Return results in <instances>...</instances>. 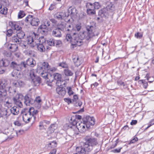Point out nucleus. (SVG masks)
Returning <instances> with one entry per match:
<instances>
[{"label": "nucleus", "mask_w": 154, "mask_h": 154, "mask_svg": "<svg viewBox=\"0 0 154 154\" xmlns=\"http://www.w3.org/2000/svg\"><path fill=\"white\" fill-rule=\"evenodd\" d=\"M84 140L85 142H82L80 146L76 147V150L81 154H88L98 143L97 138L89 136L85 137Z\"/></svg>", "instance_id": "1"}, {"label": "nucleus", "mask_w": 154, "mask_h": 154, "mask_svg": "<svg viewBox=\"0 0 154 154\" xmlns=\"http://www.w3.org/2000/svg\"><path fill=\"white\" fill-rule=\"evenodd\" d=\"M76 128L72 129V128H71L69 130V131L72 133V134H78L77 132L78 129L77 128L76 126Z\"/></svg>", "instance_id": "45"}, {"label": "nucleus", "mask_w": 154, "mask_h": 154, "mask_svg": "<svg viewBox=\"0 0 154 154\" xmlns=\"http://www.w3.org/2000/svg\"><path fill=\"white\" fill-rule=\"evenodd\" d=\"M39 37L38 34L35 32H33L31 35L28 36L26 41L28 44L32 48L35 46L36 45V42H38Z\"/></svg>", "instance_id": "5"}, {"label": "nucleus", "mask_w": 154, "mask_h": 154, "mask_svg": "<svg viewBox=\"0 0 154 154\" xmlns=\"http://www.w3.org/2000/svg\"><path fill=\"white\" fill-rule=\"evenodd\" d=\"M67 89L68 90V94L69 96H70L73 94L74 92L72 90L71 87H67Z\"/></svg>", "instance_id": "53"}, {"label": "nucleus", "mask_w": 154, "mask_h": 154, "mask_svg": "<svg viewBox=\"0 0 154 154\" xmlns=\"http://www.w3.org/2000/svg\"><path fill=\"white\" fill-rule=\"evenodd\" d=\"M64 100L66 102L68 103V104H69L70 103H72V100L70 98H65L64 99Z\"/></svg>", "instance_id": "57"}, {"label": "nucleus", "mask_w": 154, "mask_h": 154, "mask_svg": "<svg viewBox=\"0 0 154 154\" xmlns=\"http://www.w3.org/2000/svg\"><path fill=\"white\" fill-rule=\"evenodd\" d=\"M11 40L13 42L16 43L17 44H19L21 42V40L18 38V37L16 35L12 37Z\"/></svg>", "instance_id": "27"}, {"label": "nucleus", "mask_w": 154, "mask_h": 154, "mask_svg": "<svg viewBox=\"0 0 154 154\" xmlns=\"http://www.w3.org/2000/svg\"><path fill=\"white\" fill-rule=\"evenodd\" d=\"M52 34L53 36L56 37H60L62 36L61 31L56 27L53 29Z\"/></svg>", "instance_id": "16"}, {"label": "nucleus", "mask_w": 154, "mask_h": 154, "mask_svg": "<svg viewBox=\"0 0 154 154\" xmlns=\"http://www.w3.org/2000/svg\"><path fill=\"white\" fill-rule=\"evenodd\" d=\"M35 103V105L38 109L40 108L41 107L42 100L39 97H37L35 100H34V102Z\"/></svg>", "instance_id": "21"}, {"label": "nucleus", "mask_w": 154, "mask_h": 154, "mask_svg": "<svg viewBox=\"0 0 154 154\" xmlns=\"http://www.w3.org/2000/svg\"><path fill=\"white\" fill-rule=\"evenodd\" d=\"M51 77H51L49 76L45 80V81L46 82L47 84L50 86H52L51 82L53 81V79H49L50 77Z\"/></svg>", "instance_id": "40"}, {"label": "nucleus", "mask_w": 154, "mask_h": 154, "mask_svg": "<svg viewBox=\"0 0 154 154\" xmlns=\"http://www.w3.org/2000/svg\"><path fill=\"white\" fill-rule=\"evenodd\" d=\"M75 35V32H70V33L67 34L66 35V39L68 41L71 42L72 45L79 46L83 44V42L81 39H79L78 37H72L71 35Z\"/></svg>", "instance_id": "4"}, {"label": "nucleus", "mask_w": 154, "mask_h": 154, "mask_svg": "<svg viewBox=\"0 0 154 154\" xmlns=\"http://www.w3.org/2000/svg\"><path fill=\"white\" fill-rule=\"evenodd\" d=\"M56 91L57 94L61 96H64L66 93V91L64 88L62 87H57Z\"/></svg>", "instance_id": "22"}, {"label": "nucleus", "mask_w": 154, "mask_h": 154, "mask_svg": "<svg viewBox=\"0 0 154 154\" xmlns=\"http://www.w3.org/2000/svg\"><path fill=\"white\" fill-rule=\"evenodd\" d=\"M23 61L21 62L20 63H17L15 61H12L10 64L11 67L14 70L18 71V72L16 73L14 71H13L11 73L13 77H16L17 78H20L21 77V75L20 74V71L23 70L25 69Z\"/></svg>", "instance_id": "3"}, {"label": "nucleus", "mask_w": 154, "mask_h": 154, "mask_svg": "<svg viewBox=\"0 0 154 154\" xmlns=\"http://www.w3.org/2000/svg\"><path fill=\"white\" fill-rule=\"evenodd\" d=\"M38 31L40 33L43 35H46L48 33L47 28L42 27V25L39 27Z\"/></svg>", "instance_id": "24"}, {"label": "nucleus", "mask_w": 154, "mask_h": 154, "mask_svg": "<svg viewBox=\"0 0 154 154\" xmlns=\"http://www.w3.org/2000/svg\"><path fill=\"white\" fill-rule=\"evenodd\" d=\"M74 121L73 122L72 124L71 123H67L64 125V127L65 129H68L69 131L71 128H72V129H74L76 128V126H75V124H74Z\"/></svg>", "instance_id": "30"}, {"label": "nucleus", "mask_w": 154, "mask_h": 154, "mask_svg": "<svg viewBox=\"0 0 154 154\" xmlns=\"http://www.w3.org/2000/svg\"><path fill=\"white\" fill-rule=\"evenodd\" d=\"M8 11V9L6 7H3L2 8V9H1L0 10V13L1 14H6L7 13Z\"/></svg>", "instance_id": "44"}, {"label": "nucleus", "mask_w": 154, "mask_h": 154, "mask_svg": "<svg viewBox=\"0 0 154 154\" xmlns=\"http://www.w3.org/2000/svg\"><path fill=\"white\" fill-rule=\"evenodd\" d=\"M93 36H94L92 34L87 31H84L79 33L78 37L79 39H81L82 41V39H85L88 40L92 37Z\"/></svg>", "instance_id": "10"}, {"label": "nucleus", "mask_w": 154, "mask_h": 154, "mask_svg": "<svg viewBox=\"0 0 154 154\" xmlns=\"http://www.w3.org/2000/svg\"><path fill=\"white\" fill-rule=\"evenodd\" d=\"M138 138L137 137H134V138L131 140L129 144H130L131 143H133L135 142L138 140Z\"/></svg>", "instance_id": "61"}, {"label": "nucleus", "mask_w": 154, "mask_h": 154, "mask_svg": "<svg viewBox=\"0 0 154 154\" xmlns=\"http://www.w3.org/2000/svg\"><path fill=\"white\" fill-rule=\"evenodd\" d=\"M9 64L8 61L6 60L2 59L0 61V65L1 66L6 67Z\"/></svg>", "instance_id": "35"}, {"label": "nucleus", "mask_w": 154, "mask_h": 154, "mask_svg": "<svg viewBox=\"0 0 154 154\" xmlns=\"http://www.w3.org/2000/svg\"><path fill=\"white\" fill-rule=\"evenodd\" d=\"M37 48L38 50L41 52H45V48L43 44L38 43L36 42Z\"/></svg>", "instance_id": "26"}, {"label": "nucleus", "mask_w": 154, "mask_h": 154, "mask_svg": "<svg viewBox=\"0 0 154 154\" xmlns=\"http://www.w3.org/2000/svg\"><path fill=\"white\" fill-rule=\"evenodd\" d=\"M50 22L48 20H46L44 22V24L42 25H41L42 27H45L48 28V27L50 26Z\"/></svg>", "instance_id": "48"}, {"label": "nucleus", "mask_w": 154, "mask_h": 154, "mask_svg": "<svg viewBox=\"0 0 154 154\" xmlns=\"http://www.w3.org/2000/svg\"><path fill=\"white\" fill-rule=\"evenodd\" d=\"M25 15L24 12L22 11H20L18 14V17L19 18H21Z\"/></svg>", "instance_id": "49"}, {"label": "nucleus", "mask_w": 154, "mask_h": 154, "mask_svg": "<svg viewBox=\"0 0 154 154\" xmlns=\"http://www.w3.org/2000/svg\"><path fill=\"white\" fill-rule=\"evenodd\" d=\"M9 25L12 29L17 31L21 30V28L15 22H10L9 23Z\"/></svg>", "instance_id": "20"}, {"label": "nucleus", "mask_w": 154, "mask_h": 154, "mask_svg": "<svg viewBox=\"0 0 154 154\" xmlns=\"http://www.w3.org/2000/svg\"><path fill=\"white\" fill-rule=\"evenodd\" d=\"M55 44L57 46H59L62 44L61 41L60 40H55Z\"/></svg>", "instance_id": "59"}, {"label": "nucleus", "mask_w": 154, "mask_h": 154, "mask_svg": "<svg viewBox=\"0 0 154 154\" xmlns=\"http://www.w3.org/2000/svg\"><path fill=\"white\" fill-rule=\"evenodd\" d=\"M66 27V23H65L62 22L60 24H58L56 27L59 30H60V31H63Z\"/></svg>", "instance_id": "33"}, {"label": "nucleus", "mask_w": 154, "mask_h": 154, "mask_svg": "<svg viewBox=\"0 0 154 154\" xmlns=\"http://www.w3.org/2000/svg\"><path fill=\"white\" fill-rule=\"evenodd\" d=\"M57 150L55 149H54L51 150L49 154H55Z\"/></svg>", "instance_id": "64"}, {"label": "nucleus", "mask_w": 154, "mask_h": 154, "mask_svg": "<svg viewBox=\"0 0 154 154\" xmlns=\"http://www.w3.org/2000/svg\"><path fill=\"white\" fill-rule=\"evenodd\" d=\"M83 121L86 124V128H88L91 125H93L94 124V120L93 117H90L89 116H87L83 119Z\"/></svg>", "instance_id": "9"}, {"label": "nucleus", "mask_w": 154, "mask_h": 154, "mask_svg": "<svg viewBox=\"0 0 154 154\" xmlns=\"http://www.w3.org/2000/svg\"><path fill=\"white\" fill-rule=\"evenodd\" d=\"M23 98V96L21 94H17L14 97L13 100L15 104L19 107L21 108L23 105L21 100Z\"/></svg>", "instance_id": "11"}, {"label": "nucleus", "mask_w": 154, "mask_h": 154, "mask_svg": "<svg viewBox=\"0 0 154 154\" xmlns=\"http://www.w3.org/2000/svg\"><path fill=\"white\" fill-rule=\"evenodd\" d=\"M47 44L50 46H54L55 45V40L51 38L47 41Z\"/></svg>", "instance_id": "38"}, {"label": "nucleus", "mask_w": 154, "mask_h": 154, "mask_svg": "<svg viewBox=\"0 0 154 154\" xmlns=\"http://www.w3.org/2000/svg\"><path fill=\"white\" fill-rule=\"evenodd\" d=\"M57 128V125L56 124H53L50 125L48 128L47 133L48 134H50L53 132Z\"/></svg>", "instance_id": "17"}, {"label": "nucleus", "mask_w": 154, "mask_h": 154, "mask_svg": "<svg viewBox=\"0 0 154 154\" xmlns=\"http://www.w3.org/2000/svg\"><path fill=\"white\" fill-rule=\"evenodd\" d=\"M17 32H17L16 35L17 36L18 38L21 40V39L23 38L25 36V34L21 30H20Z\"/></svg>", "instance_id": "32"}, {"label": "nucleus", "mask_w": 154, "mask_h": 154, "mask_svg": "<svg viewBox=\"0 0 154 154\" xmlns=\"http://www.w3.org/2000/svg\"><path fill=\"white\" fill-rule=\"evenodd\" d=\"M86 6L87 9H90V10H95L94 5L91 3L88 2L87 3Z\"/></svg>", "instance_id": "39"}, {"label": "nucleus", "mask_w": 154, "mask_h": 154, "mask_svg": "<svg viewBox=\"0 0 154 154\" xmlns=\"http://www.w3.org/2000/svg\"><path fill=\"white\" fill-rule=\"evenodd\" d=\"M57 143L56 141H53L47 144V146L49 149L51 148H54L57 146Z\"/></svg>", "instance_id": "36"}, {"label": "nucleus", "mask_w": 154, "mask_h": 154, "mask_svg": "<svg viewBox=\"0 0 154 154\" xmlns=\"http://www.w3.org/2000/svg\"><path fill=\"white\" fill-rule=\"evenodd\" d=\"M64 17V13L63 12L58 13L54 15L55 18L60 20L63 19Z\"/></svg>", "instance_id": "34"}, {"label": "nucleus", "mask_w": 154, "mask_h": 154, "mask_svg": "<svg viewBox=\"0 0 154 154\" xmlns=\"http://www.w3.org/2000/svg\"><path fill=\"white\" fill-rule=\"evenodd\" d=\"M44 123L43 121H40L39 123V129L40 130L43 129L44 128Z\"/></svg>", "instance_id": "54"}, {"label": "nucleus", "mask_w": 154, "mask_h": 154, "mask_svg": "<svg viewBox=\"0 0 154 154\" xmlns=\"http://www.w3.org/2000/svg\"><path fill=\"white\" fill-rule=\"evenodd\" d=\"M14 124L15 125L18 126H21L22 124L20 122L18 121H16L14 122Z\"/></svg>", "instance_id": "62"}, {"label": "nucleus", "mask_w": 154, "mask_h": 154, "mask_svg": "<svg viewBox=\"0 0 154 154\" xmlns=\"http://www.w3.org/2000/svg\"><path fill=\"white\" fill-rule=\"evenodd\" d=\"M7 94L6 89H2L0 90V96L2 97H5Z\"/></svg>", "instance_id": "47"}, {"label": "nucleus", "mask_w": 154, "mask_h": 154, "mask_svg": "<svg viewBox=\"0 0 154 154\" xmlns=\"http://www.w3.org/2000/svg\"><path fill=\"white\" fill-rule=\"evenodd\" d=\"M41 75L42 77L45 79V80L49 76H51L50 75H48V73L46 72V71L45 72L41 73Z\"/></svg>", "instance_id": "43"}, {"label": "nucleus", "mask_w": 154, "mask_h": 154, "mask_svg": "<svg viewBox=\"0 0 154 154\" xmlns=\"http://www.w3.org/2000/svg\"><path fill=\"white\" fill-rule=\"evenodd\" d=\"M11 113L14 115H17L19 112V109L16 106H14L10 109Z\"/></svg>", "instance_id": "31"}, {"label": "nucleus", "mask_w": 154, "mask_h": 154, "mask_svg": "<svg viewBox=\"0 0 154 154\" xmlns=\"http://www.w3.org/2000/svg\"><path fill=\"white\" fill-rule=\"evenodd\" d=\"M30 76L32 79V83L34 86H38L41 82V79L39 77L36 76L33 71H31L29 73Z\"/></svg>", "instance_id": "7"}, {"label": "nucleus", "mask_w": 154, "mask_h": 154, "mask_svg": "<svg viewBox=\"0 0 154 154\" xmlns=\"http://www.w3.org/2000/svg\"><path fill=\"white\" fill-rule=\"evenodd\" d=\"M33 17L32 15H29L25 19V21L27 23H30L32 26H36L38 25L39 20L37 18Z\"/></svg>", "instance_id": "6"}, {"label": "nucleus", "mask_w": 154, "mask_h": 154, "mask_svg": "<svg viewBox=\"0 0 154 154\" xmlns=\"http://www.w3.org/2000/svg\"><path fill=\"white\" fill-rule=\"evenodd\" d=\"M143 35L142 32H137L135 34L134 36L137 38L140 39L142 37Z\"/></svg>", "instance_id": "42"}, {"label": "nucleus", "mask_w": 154, "mask_h": 154, "mask_svg": "<svg viewBox=\"0 0 154 154\" xmlns=\"http://www.w3.org/2000/svg\"><path fill=\"white\" fill-rule=\"evenodd\" d=\"M66 29L67 31L70 32H74L75 30L73 28V25L72 24H66Z\"/></svg>", "instance_id": "28"}, {"label": "nucleus", "mask_w": 154, "mask_h": 154, "mask_svg": "<svg viewBox=\"0 0 154 154\" xmlns=\"http://www.w3.org/2000/svg\"><path fill=\"white\" fill-rule=\"evenodd\" d=\"M118 143V142L117 140H116L114 143H113L112 145L110 147V149H113L115 148L117 145Z\"/></svg>", "instance_id": "63"}, {"label": "nucleus", "mask_w": 154, "mask_h": 154, "mask_svg": "<svg viewBox=\"0 0 154 154\" xmlns=\"http://www.w3.org/2000/svg\"><path fill=\"white\" fill-rule=\"evenodd\" d=\"M18 87H23L25 85L24 82L21 80H19L18 81Z\"/></svg>", "instance_id": "56"}, {"label": "nucleus", "mask_w": 154, "mask_h": 154, "mask_svg": "<svg viewBox=\"0 0 154 154\" xmlns=\"http://www.w3.org/2000/svg\"><path fill=\"white\" fill-rule=\"evenodd\" d=\"M53 78L56 81V84L58 87L63 86L65 84L64 80H62L61 75L58 73H55L53 74Z\"/></svg>", "instance_id": "8"}, {"label": "nucleus", "mask_w": 154, "mask_h": 154, "mask_svg": "<svg viewBox=\"0 0 154 154\" xmlns=\"http://www.w3.org/2000/svg\"><path fill=\"white\" fill-rule=\"evenodd\" d=\"M122 149V147H119L118 149H115L112 150H111V152L115 153H119L120 152L121 150Z\"/></svg>", "instance_id": "51"}, {"label": "nucleus", "mask_w": 154, "mask_h": 154, "mask_svg": "<svg viewBox=\"0 0 154 154\" xmlns=\"http://www.w3.org/2000/svg\"><path fill=\"white\" fill-rule=\"evenodd\" d=\"M68 15H70L71 17H73L77 14V11L76 9L72 6L69 7L68 9Z\"/></svg>", "instance_id": "18"}, {"label": "nucleus", "mask_w": 154, "mask_h": 154, "mask_svg": "<svg viewBox=\"0 0 154 154\" xmlns=\"http://www.w3.org/2000/svg\"><path fill=\"white\" fill-rule=\"evenodd\" d=\"M38 112V111L35 109L33 107H30L29 109H24L22 112L23 121L26 123H29L33 117L35 118V116Z\"/></svg>", "instance_id": "2"}, {"label": "nucleus", "mask_w": 154, "mask_h": 154, "mask_svg": "<svg viewBox=\"0 0 154 154\" xmlns=\"http://www.w3.org/2000/svg\"><path fill=\"white\" fill-rule=\"evenodd\" d=\"M73 61L75 66L78 67L81 64V62L78 56H74L73 57Z\"/></svg>", "instance_id": "29"}, {"label": "nucleus", "mask_w": 154, "mask_h": 154, "mask_svg": "<svg viewBox=\"0 0 154 154\" xmlns=\"http://www.w3.org/2000/svg\"><path fill=\"white\" fill-rule=\"evenodd\" d=\"M10 110L6 108L2 109L0 112V117L6 116V117L10 115Z\"/></svg>", "instance_id": "19"}, {"label": "nucleus", "mask_w": 154, "mask_h": 154, "mask_svg": "<svg viewBox=\"0 0 154 154\" xmlns=\"http://www.w3.org/2000/svg\"><path fill=\"white\" fill-rule=\"evenodd\" d=\"M87 32L92 34L94 36H97L99 34L97 29L95 31V27L92 26L88 25L86 26Z\"/></svg>", "instance_id": "14"}, {"label": "nucleus", "mask_w": 154, "mask_h": 154, "mask_svg": "<svg viewBox=\"0 0 154 154\" xmlns=\"http://www.w3.org/2000/svg\"><path fill=\"white\" fill-rule=\"evenodd\" d=\"M12 30L11 29L8 30L7 31L6 35L10 37L11 36L12 34Z\"/></svg>", "instance_id": "55"}, {"label": "nucleus", "mask_w": 154, "mask_h": 154, "mask_svg": "<svg viewBox=\"0 0 154 154\" xmlns=\"http://www.w3.org/2000/svg\"><path fill=\"white\" fill-rule=\"evenodd\" d=\"M75 106H78L79 107L81 106L82 104V102L80 100H78L76 101H74L73 103H72Z\"/></svg>", "instance_id": "46"}, {"label": "nucleus", "mask_w": 154, "mask_h": 154, "mask_svg": "<svg viewBox=\"0 0 154 154\" xmlns=\"http://www.w3.org/2000/svg\"><path fill=\"white\" fill-rule=\"evenodd\" d=\"M79 100L78 99V97L76 95H74L73 96V98L72 100V103H73L74 101H76Z\"/></svg>", "instance_id": "60"}, {"label": "nucleus", "mask_w": 154, "mask_h": 154, "mask_svg": "<svg viewBox=\"0 0 154 154\" xmlns=\"http://www.w3.org/2000/svg\"><path fill=\"white\" fill-rule=\"evenodd\" d=\"M74 124L76 125L77 128L79 132L82 133L86 130L85 126H86L85 123L84 122H77L75 121L74 120Z\"/></svg>", "instance_id": "12"}, {"label": "nucleus", "mask_w": 154, "mask_h": 154, "mask_svg": "<svg viewBox=\"0 0 154 154\" xmlns=\"http://www.w3.org/2000/svg\"><path fill=\"white\" fill-rule=\"evenodd\" d=\"M59 66L63 68H67L68 67L67 64L65 62H62L59 63Z\"/></svg>", "instance_id": "52"}, {"label": "nucleus", "mask_w": 154, "mask_h": 154, "mask_svg": "<svg viewBox=\"0 0 154 154\" xmlns=\"http://www.w3.org/2000/svg\"><path fill=\"white\" fill-rule=\"evenodd\" d=\"M87 12L88 14L89 15H93L95 13V11L94 10H90V9H87Z\"/></svg>", "instance_id": "50"}, {"label": "nucleus", "mask_w": 154, "mask_h": 154, "mask_svg": "<svg viewBox=\"0 0 154 154\" xmlns=\"http://www.w3.org/2000/svg\"><path fill=\"white\" fill-rule=\"evenodd\" d=\"M64 73L65 75L66 76H71L73 74V73L68 69H65L64 70Z\"/></svg>", "instance_id": "37"}, {"label": "nucleus", "mask_w": 154, "mask_h": 154, "mask_svg": "<svg viewBox=\"0 0 154 154\" xmlns=\"http://www.w3.org/2000/svg\"><path fill=\"white\" fill-rule=\"evenodd\" d=\"M94 7L95 9H98L100 7L99 4L98 2H95L94 3Z\"/></svg>", "instance_id": "58"}, {"label": "nucleus", "mask_w": 154, "mask_h": 154, "mask_svg": "<svg viewBox=\"0 0 154 154\" xmlns=\"http://www.w3.org/2000/svg\"><path fill=\"white\" fill-rule=\"evenodd\" d=\"M25 104L26 106H30L34 102V100L31 98L30 96L26 95L24 98Z\"/></svg>", "instance_id": "15"}, {"label": "nucleus", "mask_w": 154, "mask_h": 154, "mask_svg": "<svg viewBox=\"0 0 154 154\" xmlns=\"http://www.w3.org/2000/svg\"><path fill=\"white\" fill-rule=\"evenodd\" d=\"M50 69V66L47 62H44L42 64V66L38 68V69L40 70H42L43 72L45 71H45H48V70Z\"/></svg>", "instance_id": "23"}, {"label": "nucleus", "mask_w": 154, "mask_h": 154, "mask_svg": "<svg viewBox=\"0 0 154 154\" xmlns=\"http://www.w3.org/2000/svg\"><path fill=\"white\" fill-rule=\"evenodd\" d=\"M23 63L24 65H25V69H28L29 66L33 67L36 64L35 60L32 58H28L26 61H23Z\"/></svg>", "instance_id": "13"}, {"label": "nucleus", "mask_w": 154, "mask_h": 154, "mask_svg": "<svg viewBox=\"0 0 154 154\" xmlns=\"http://www.w3.org/2000/svg\"><path fill=\"white\" fill-rule=\"evenodd\" d=\"M106 8L108 11L112 12L114 10V5L110 4L107 5Z\"/></svg>", "instance_id": "41"}, {"label": "nucleus", "mask_w": 154, "mask_h": 154, "mask_svg": "<svg viewBox=\"0 0 154 154\" xmlns=\"http://www.w3.org/2000/svg\"><path fill=\"white\" fill-rule=\"evenodd\" d=\"M8 47L12 52L16 51L18 48L17 45L14 44L8 45Z\"/></svg>", "instance_id": "25"}]
</instances>
